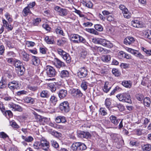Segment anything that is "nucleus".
<instances>
[{
  "instance_id": "nucleus-35",
  "label": "nucleus",
  "mask_w": 151,
  "mask_h": 151,
  "mask_svg": "<svg viewBox=\"0 0 151 151\" xmlns=\"http://www.w3.org/2000/svg\"><path fill=\"white\" fill-rule=\"evenodd\" d=\"M112 74L116 77L119 76L121 75V73L117 69L113 68L112 70Z\"/></svg>"
},
{
  "instance_id": "nucleus-30",
  "label": "nucleus",
  "mask_w": 151,
  "mask_h": 151,
  "mask_svg": "<svg viewBox=\"0 0 151 151\" xmlns=\"http://www.w3.org/2000/svg\"><path fill=\"white\" fill-rule=\"evenodd\" d=\"M122 84L125 87L130 88L131 87L132 85L130 81H124L122 82Z\"/></svg>"
},
{
  "instance_id": "nucleus-50",
  "label": "nucleus",
  "mask_w": 151,
  "mask_h": 151,
  "mask_svg": "<svg viewBox=\"0 0 151 151\" xmlns=\"http://www.w3.org/2000/svg\"><path fill=\"white\" fill-rule=\"evenodd\" d=\"M146 132L145 130L141 129H137L136 130V134L139 136L142 135Z\"/></svg>"
},
{
  "instance_id": "nucleus-54",
  "label": "nucleus",
  "mask_w": 151,
  "mask_h": 151,
  "mask_svg": "<svg viewBox=\"0 0 151 151\" xmlns=\"http://www.w3.org/2000/svg\"><path fill=\"white\" fill-rule=\"evenodd\" d=\"M48 86L52 92L55 91L56 90V86L53 83H51L49 84Z\"/></svg>"
},
{
  "instance_id": "nucleus-29",
  "label": "nucleus",
  "mask_w": 151,
  "mask_h": 151,
  "mask_svg": "<svg viewBox=\"0 0 151 151\" xmlns=\"http://www.w3.org/2000/svg\"><path fill=\"white\" fill-rule=\"evenodd\" d=\"M31 83L32 84L37 85L39 83V80L38 77L37 76H35L31 78Z\"/></svg>"
},
{
  "instance_id": "nucleus-43",
  "label": "nucleus",
  "mask_w": 151,
  "mask_h": 151,
  "mask_svg": "<svg viewBox=\"0 0 151 151\" xmlns=\"http://www.w3.org/2000/svg\"><path fill=\"white\" fill-rule=\"evenodd\" d=\"M45 40L48 44H52L54 43V41L53 39L52 38H50L48 36L45 37Z\"/></svg>"
},
{
  "instance_id": "nucleus-46",
  "label": "nucleus",
  "mask_w": 151,
  "mask_h": 151,
  "mask_svg": "<svg viewBox=\"0 0 151 151\" xmlns=\"http://www.w3.org/2000/svg\"><path fill=\"white\" fill-rule=\"evenodd\" d=\"M78 143L79 151L85 150L86 149L87 147L84 144L80 142H78Z\"/></svg>"
},
{
  "instance_id": "nucleus-3",
  "label": "nucleus",
  "mask_w": 151,
  "mask_h": 151,
  "mask_svg": "<svg viewBox=\"0 0 151 151\" xmlns=\"http://www.w3.org/2000/svg\"><path fill=\"white\" fill-rule=\"evenodd\" d=\"M116 97L120 101L129 104L132 103L130 96L126 93L118 94Z\"/></svg>"
},
{
  "instance_id": "nucleus-8",
  "label": "nucleus",
  "mask_w": 151,
  "mask_h": 151,
  "mask_svg": "<svg viewBox=\"0 0 151 151\" xmlns=\"http://www.w3.org/2000/svg\"><path fill=\"white\" fill-rule=\"evenodd\" d=\"M54 9L59 15L62 17L66 16L68 12L66 9L61 8L58 6H55L54 8Z\"/></svg>"
},
{
  "instance_id": "nucleus-48",
  "label": "nucleus",
  "mask_w": 151,
  "mask_h": 151,
  "mask_svg": "<svg viewBox=\"0 0 151 151\" xmlns=\"http://www.w3.org/2000/svg\"><path fill=\"white\" fill-rule=\"evenodd\" d=\"M5 43L9 48H13L14 47V44L9 40H5Z\"/></svg>"
},
{
  "instance_id": "nucleus-61",
  "label": "nucleus",
  "mask_w": 151,
  "mask_h": 151,
  "mask_svg": "<svg viewBox=\"0 0 151 151\" xmlns=\"http://www.w3.org/2000/svg\"><path fill=\"white\" fill-rule=\"evenodd\" d=\"M124 17L128 19L130 18V13L128 12V9L127 11H125L123 13Z\"/></svg>"
},
{
  "instance_id": "nucleus-27",
  "label": "nucleus",
  "mask_w": 151,
  "mask_h": 151,
  "mask_svg": "<svg viewBox=\"0 0 151 151\" xmlns=\"http://www.w3.org/2000/svg\"><path fill=\"white\" fill-rule=\"evenodd\" d=\"M50 143L52 146L55 148L56 150H58L59 145L58 143L55 140L52 139L50 141Z\"/></svg>"
},
{
  "instance_id": "nucleus-12",
  "label": "nucleus",
  "mask_w": 151,
  "mask_h": 151,
  "mask_svg": "<svg viewBox=\"0 0 151 151\" xmlns=\"http://www.w3.org/2000/svg\"><path fill=\"white\" fill-rule=\"evenodd\" d=\"M99 44L109 48H111L113 46L112 43L110 41L102 38H100Z\"/></svg>"
},
{
  "instance_id": "nucleus-23",
  "label": "nucleus",
  "mask_w": 151,
  "mask_h": 151,
  "mask_svg": "<svg viewBox=\"0 0 151 151\" xmlns=\"http://www.w3.org/2000/svg\"><path fill=\"white\" fill-rule=\"evenodd\" d=\"M55 121L57 123H65L66 122L65 117L63 116H57L55 119Z\"/></svg>"
},
{
  "instance_id": "nucleus-25",
  "label": "nucleus",
  "mask_w": 151,
  "mask_h": 151,
  "mask_svg": "<svg viewBox=\"0 0 151 151\" xmlns=\"http://www.w3.org/2000/svg\"><path fill=\"white\" fill-rule=\"evenodd\" d=\"M69 75V74L68 71L66 70L61 71L60 73V76L62 78L68 77Z\"/></svg>"
},
{
  "instance_id": "nucleus-4",
  "label": "nucleus",
  "mask_w": 151,
  "mask_h": 151,
  "mask_svg": "<svg viewBox=\"0 0 151 151\" xmlns=\"http://www.w3.org/2000/svg\"><path fill=\"white\" fill-rule=\"evenodd\" d=\"M71 94L74 98L77 99L81 98L83 100L85 101V96L83 95L79 89H73L71 91Z\"/></svg>"
},
{
  "instance_id": "nucleus-57",
  "label": "nucleus",
  "mask_w": 151,
  "mask_h": 151,
  "mask_svg": "<svg viewBox=\"0 0 151 151\" xmlns=\"http://www.w3.org/2000/svg\"><path fill=\"white\" fill-rule=\"evenodd\" d=\"M94 27L96 30L99 31L101 32L103 31V27L100 24H96L95 25Z\"/></svg>"
},
{
  "instance_id": "nucleus-38",
  "label": "nucleus",
  "mask_w": 151,
  "mask_h": 151,
  "mask_svg": "<svg viewBox=\"0 0 151 151\" xmlns=\"http://www.w3.org/2000/svg\"><path fill=\"white\" fill-rule=\"evenodd\" d=\"M78 142L73 144L72 145V149L74 151H79V145Z\"/></svg>"
},
{
  "instance_id": "nucleus-36",
  "label": "nucleus",
  "mask_w": 151,
  "mask_h": 151,
  "mask_svg": "<svg viewBox=\"0 0 151 151\" xmlns=\"http://www.w3.org/2000/svg\"><path fill=\"white\" fill-rule=\"evenodd\" d=\"M25 101L27 103L33 104L35 102V99L31 97L26 98L25 99Z\"/></svg>"
},
{
  "instance_id": "nucleus-45",
  "label": "nucleus",
  "mask_w": 151,
  "mask_h": 151,
  "mask_svg": "<svg viewBox=\"0 0 151 151\" xmlns=\"http://www.w3.org/2000/svg\"><path fill=\"white\" fill-rule=\"evenodd\" d=\"M23 15L24 16H27L29 14L31 13L29 8L28 7L25 8L23 11Z\"/></svg>"
},
{
  "instance_id": "nucleus-49",
  "label": "nucleus",
  "mask_w": 151,
  "mask_h": 151,
  "mask_svg": "<svg viewBox=\"0 0 151 151\" xmlns=\"http://www.w3.org/2000/svg\"><path fill=\"white\" fill-rule=\"evenodd\" d=\"M35 115V119L40 122H41L42 121L43 118L40 115H38L35 112L33 113Z\"/></svg>"
},
{
  "instance_id": "nucleus-5",
  "label": "nucleus",
  "mask_w": 151,
  "mask_h": 151,
  "mask_svg": "<svg viewBox=\"0 0 151 151\" xmlns=\"http://www.w3.org/2000/svg\"><path fill=\"white\" fill-rule=\"evenodd\" d=\"M45 70L47 76L50 77H55L57 73L55 69L50 65L46 66L45 68Z\"/></svg>"
},
{
  "instance_id": "nucleus-63",
  "label": "nucleus",
  "mask_w": 151,
  "mask_h": 151,
  "mask_svg": "<svg viewBox=\"0 0 151 151\" xmlns=\"http://www.w3.org/2000/svg\"><path fill=\"white\" fill-rule=\"evenodd\" d=\"M6 55L8 57H14L15 56V53L13 51L7 52Z\"/></svg>"
},
{
  "instance_id": "nucleus-52",
  "label": "nucleus",
  "mask_w": 151,
  "mask_h": 151,
  "mask_svg": "<svg viewBox=\"0 0 151 151\" xmlns=\"http://www.w3.org/2000/svg\"><path fill=\"white\" fill-rule=\"evenodd\" d=\"M50 101L54 105H55L58 101L57 99L54 96H52L50 98Z\"/></svg>"
},
{
  "instance_id": "nucleus-26",
  "label": "nucleus",
  "mask_w": 151,
  "mask_h": 151,
  "mask_svg": "<svg viewBox=\"0 0 151 151\" xmlns=\"http://www.w3.org/2000/svg\"><path fill=\"white\" fill-rule=\"evenodd\" d=\"M22 55V57L23 60L25 61H28L30 59L29 56V55L28 54L26 53L25 52H22L21 53Z\"/></svg>"
},
{
  "instance_id": "nucleus-58",
  "label": "nucleus",
  "mask_w": 151,
  "mask_h": 151,
  "mask_svg": "<svg viewBox=\"0 0 151 151\" xmlns=\"http://www.w3.org/2000/svg\"><path fill=\"white\" fill-rule=\"evenodd\" d=\"M87 31L89 32L94 35H98L99 34V33L93 29H88Z\"/></svg>"
},
{
  "instance_id": "nucleus-55",
  "label": "nucleus",
  "mask_w": 151,
  "mask_h": 151,
  "mask_svg": "<svg viewBox=\"0 0 151 151\" xmlns=\"http://www.w3.org/2000/svg\"><path fill=\"white\" fill-rule=\"evenodd\" d=\"M111 102L109 99L107 98L105 101V104L106 108L109 109Z\"/></svg>"
},
{
  "instance_id": "nucleus-2",
  "label": "nucleus",
  "mask_w": 151,
  "mask_h": 151,
  "mask_svg": "<svg viewBox=\"0 0 151 151\" xmlns=\"http://www.w3.org/2000/svg\"><path fill=\"white\" fill-rule=\"evenodd\" d=\"M57 52L58 54L66 61L67 63H69L71 62V58L69 54L60 48L57 49Z\"/></svg>"
},
{
  "instance_id": "nucleus-21",
  "label": "nucleus",
  "mask_w": 151,
  "mask_h": 151,
  "mask_svg": "<svg viewBox=\"0 0 151 151\" xmlns=\"http://www.w3.org/2000/svg\"><path fill=\"white\" fill-rule=\"evenodd\" d=\"M131 24L133 27H141L142 26L141 22L136 19L132 20L131 22Z\"/></svg>"
},
{
  "instance_id": "nucleus-31",
  "label": "nucleus",
  "mask_w": 151,
  "mask_h": 151,
  "mask_svg": "<svg viewBox=\"0 0 151 151\" xmlns=\"http://www.w3.org/2000/svg\"><path fill=\"white\" fill-rule=\"evenodd\" d=\"M144 36L145 38L151 40V31L148 30L143 32Z\"/></svg>"
},
{
  "instance_id": "nucleus-44",
  "label": "nucleus",
  "mask_w": 151,
  "mask_h": 151,
  "mask_svg": "<svg viewBox=\"0 0 151 151\" xmlns=\"http://www.w3.org/2000/svg\"><path fill=\"white\" fill-rule=\"evenodd\" d=\"M88 52L86 50H83L81 53V57L83 58H85L88 55Z\"/></svg>"
},
{
  "instance_id": "nucleus-20",
  "label": "nucleus",
  "mask_w": 151,
  "mask_h": 151,
  "mask_svg": "<svg viewBox=\"0 0 151 151\" xmlns=\"http://www.w3.org/2000/svg\"><path fill=\"white\" fill-rule=\"evenodd\" d=\"M31 60L32 64L35 66H38L40 63L39 58L35 56H32Z\"/></svg>"
},
{
  "instance_id": "nucleus-7",
  "label": "nucleus",
  "mask_w": 151,
  "mask_h": 151,
  "mask_svg": "<svg viewBox=\"0 0 151 151\" xmlns=\"http://www.w3.org/2000/svg\"><path fill=\"white\" fill-rule=\"evenodd\" d=\"M7 86L12 91L15 90H18L20 88V85L17 81H13L9 82Z\"/></svg>"
},
{
  "instance_id": "nucleus-56",
  "label": "nucleus",
  "mask_w": 151,
  "mask_h": 151,
  "mask_svg": "<svg viewBox=\"0 0 151 151\" xmlns=\"http://www.w3.org/2000/svg\"><path fill=\"white\" fill-rule=\"evenodd\" d=\"M41 19L40 18H37L34 19L33 21V24L35 26L37 25L41 22Z\"/></svg>"
},
{
  "instance_id": "nucleus-17",
  "label": "nucleus",
  "mask_w": 151,
  "mask_h": 151,
  "mask_svg": "<svg viewBox=\"0 0 151 151\" xmlns=\"http://www.w3.org/2000/svg\"><path fill=\"white\" fill-rule=\"evenodd\" d=\"M110 119L111 122L115 125H117L120 121L121 119H118L116 117L111 115L110 117Z\"/></svg>"
},
{
  "instance_id": "nucleus-13",
  "label": "nucleus",
  "mask_w": 151,
  "mask_h": 151,
  "mask_svg": "<svg viewBox=\"0 0 151 151\" xmlns=\"http://www.w3.org/2000/svg\"><path fill=\"white\" fill-rule=\"evenodd\" d=\"M94 48L98 52L102 54H107L110 52L109 50H108L101 46H96Z\"/></svg>"
},
{
  "instance_id": "nucleus-34",
  "label": "nucleus",
  "mask_w": 151,
  "mask_h": 151,
  "mask_svg": "<svg viewBox=\"0 0 151 151\" xmlns=\"http://www.w3.org/2000/svg\"><path fill=\"white\" fill-rule=\"evenodd\" d=\"M22 139H24L25 141L27 142H30L33 140V138L31 136H29L27 137L23 135L22 136Z\"/></svg>"
},
{
  "instance_id": "nucleus-37",
  "label": "nucleus",
  "mask_w": 151,
  "mask_h": 151,
  "mask_svg": "<svg viewBox=\"0 0 151 151\" xmlns=\"http://www.w3.org/2000/svg\"><path fill=\"white\" fill-rule=\"evenodd\" d=\"M14 64L15 66L17 68L23 66L21 61L17 59L14 60Z\"/></svg>"
},
{
  "instance_id": "nucleus-18",
  "label": "nucleus",
  "mask_w": 151,
  "mask_h": 151,
  "mask_svg": "<svg viewBox=\"0 0 151 151\" xmlns=\"http://www.w3.org/2000/svg\"><path fill=\"white\" fill-rule=\"evenodd\" d=\"M111 85L108 82H105L104 86L103 88V91L106 93H108L110 90L111 87Z\"/></svg>"
},
{
  "instance_id": "nucleus-9",
  "label": "nucleus",
  "mask_w": 151,
  "mask_h": 151,
  "mask_svg": "<svg viewBox=\"0 0 151 151\" xmlns=\"http://www.w3.org/2000/svg\"><path fill=\"white\" fill-rule=\"evenodd\" d=\"M77 133L78 137L82 138L87 139L91 137V134L87 132L78 130Z\"/></svg>"
},
{
  "instance_id": "nucleus-51",
  "label": "nucleus",
  "mask_w": 151,
  "mask_h": 151,
  "mask_svg": "<svg viewBox=\"0 0 151 151\" xmlns=\"http://www.w3.org/2000/svg\"><path fill=\"white\" fill-rule=\"evenodd\" d=\"M40 96L42 98H47L49 95L47 91L43 90L40 93Z\"/></svg>"
},
{
  "instance_id": "nucleus-6",
  "label": "nucleus",
  "mask_w": 151,
  "mask_h": 151,
  "mask_svg": "<svg viewBox=\"0 0 151 151\" xmlns=\"http://www.w3.org/2000/svg\"><path fill=\"white\" fill-rule=\"evenodd\" d=\"M59 108L63 113L68 112L70 109L69 103L67 101H65L61 103L59 105Z\"/></svg>"
},
{
  "instance_id": "nucleus-39",
  "label": "nucleus",
  "mask_w": 151,
  "mask_h": 151,
  "mask_svg": "<svg viewBox=\"0 0 151 151\" xmlns=\"http://www.w3.org/2000/svg\"><path fill=\"white\" fill-rule=\"evenodd\" d=\"M17 70H18V73L20 76H22L24 74L25 70L24 66H21L17 68Z\"/></svg>"
},
{
  "instance_id": "nucleus-11",
  "label": "nucleus",
  "mask_w": 151,
  "mask_h": 151,
  "mask_svg": "<svg viewBox=\"0 0 151 151\" xmlns=\"http://www.w3.org/2000/svg\"><path fill=\"white\" fill-rule=\"evenodd\" d=\"M50 147L49 142L45 139L40 140V147L45 151L48 150Z\"/></svg>"
},
{
  "instance_id": "nucleus-28",
  "label": "nucleus",
  "mask_w": 151,
  "mask_h": 151,
  "mask_svg": "<svg viewBox=\"0 0 151 151\" xmlns=\"http://www.w3.org/2000/svg\"><path fill=\"white\" fill-rule=\"evenodd\" d=\"M101 60L104 62L107 63L111 60V56L110 55H103L101 57Z\"/></svg>"
},
{
  "instance_id": "nucleus-33",
  "label": "nucleus",
  "mask_w": 151,
  "mask_h": 151,
  "mask_svg": "<svg viewBox=\"0 0 151 151\" xmlns=\"http://www.w3.org/2000/svg\"><path fill=\"white\" fill-rule=\"evenodd\" d=\"M151 149V145L148 144L144 145L142 146V151H150Z\"/></svg>"
},
{
  "instance_id": "nucleus-47",
  "label": "nucleus",
  "mask_w": 151,
  "mask_h": 151,
  "mask_svg": "<svg viewBox=\"0 0 151 151\" xmlns=\"http://www.w3.org/2000/svg\"><path fill=\"white\" fill-rule=\"evenodd\" d=\"M10 125L13 128L15 129H18L19 128V126L14 120L10 122Z\"/></svg>"
},
{
  "instance_id": "nucleus-60",
  "label": "nucleus",
  "mask_w": 151,
  "mask_h": 151,
  "mask_svg": "<svg viewBox=\"0 0 151 151\" xmlns=\"http://www.w3.org/2000/svg\"><path fill=\"white\" fill-rule=\"evenodd\" d=\"M143 95L141 94H137L136 96V99L139 101H141L143 100L144 98Z\"/></svg>"
},
{
  "instance_id": "nucleus-22",
  "label": "nucleus",
  "mask_w": 151,
  "mask_h": 151,
  "mask_svg": "<svg viewBox=\"0 0 151 151\" xmlns=\"http://www.w3.org/2000/svg\"><path fill=\"white\" fill-rule=\"evenodd\" d=\"M7 81L6 78L2 77L0 82V88L3 89L6 86Z\"/></svg>"
},
{
  "instance_id": "nucleus-53",
  "label": "nucleus",
  "mask_w": 151,
  "mask_h": 151,
  "mask_svg": "<svg viewBox=\"0 0 151 151\" xmlns=\"http://www.w3.org/2000/svg\"><path fill=\"white\" fill-rule=\"evenodd\" d=\"M27 88L28 89L34 91H37L38 89V88L37 86H33L30 85H28L27 86Z\"/></svg>"
},
{
  "instance_id": "nucleus-40",
  "label": "nucleus",
  "mask_w": 151,
  "mask_h": 151,
  "mask_svg": "<svg viewBox=\"0 0 151 151\" xmlns=\"http://www.w3.org/2000/svg\"><path fill=\"white\" fill-rule=\"evenodd\" d=\"M89 83L86 81H83L82 82L81 84V88L84 91H86L87 88V87Z\"/></svg>"
},
{
  "instance_id": "nucleus-24",
  "label": "nucleus",
  "mask_w": 151,
  "mask_h": 151,
  "mask_svg": "<svg viewBox=\"0 0 151 151\" xmlns=\"http://www.w3.org/2000/svg\"><path fill=\"white\" fill-rule=\"evenodd\" d=\"M82 3L84 6H85L89 8H92L93 6V4L90 1H86L83 0L82 2Z\"/></svg>"
},
{
  "instance_id": "nucleus-10",
  "label": "nucleus",
  "mask_w": 151,
  "mask_h": 151,
  "mask_svg": "<svg viewBox=\"0 0 151 151\" xmlns=\"http://www.w3.org/2000/svg\"><path fill=\"white\" fill-rule=\"evenodd\" d=\"M127 50L128 52L133 54L135 56L140 59H142L144 58V56L137 50L129 48H128Z\"/></svg>"
},
{
  "instance_id": "nucleus-14",
  "label": "nucleus",
  "mask_w": 151,
  "mask_h": 151,
  "mask_svg": "<svg viewBox=\"0 0 151 151\" xmlns=\"http://www.w3.org/2000/svg\"><path fill=\"white\" fill-rule=\"evenodd\" d=\"M78 76L80 78H83L86 77L87 75V71L84 67L80 69L79 71L77 73Z\"/></svg>"
},
{
  "instance_id": "nucleus-42",
  "label": "nucleus",
  "mask_w": 151,
  "mask_h": 151,
  "mask_svg": "<svg viewBox=\"0 0 151 151\" xmlns=\"http://www.w3.org/2000/svg\"><path fill=\"white\" fill-rule=\"evenodd\" d=\"M55 32L57 34L59 35L64 36L65 34L63 33L62 29L60 27H58L55 29Z\"/></svg>"
},
{
  "instance_id": "nucleus-15",
  "label": "nucleus",
  "mask_w": 151,
  "mask_h": 151,
  "mask_svg": "<svg viewBox=\"0 0 151 151\" xmlns=\"http://www.w3.org/2000/svg\"><path fill=\"white\" fill-rule=\"evenodd\" d=\"M54 64L58 68L66 66L65 64L57 58H55L54 60Z\"/></svg>"
},
{
  "instance_id": "nucleus-59",
  "label": "nucleus",
  "mask_w": 151,
  "mask_h": 151,
  "mask_svg": "<svg viewBox=\"0 0 151 151\" xmlns=\"http://www.w3.org/2000/svg\"><path fill=\"white\" fill-rule=\"evenodd\" d=\"M141 50L143 51L146 54L150 55H151V50H147L143 47H141Z\"/></svg>"
},
{
  "instance_id": "nucleus-16",
  "label": "nucleus",
  "mask_w": 151,
  "mask_h": 151,
  "mask_svg": "<svg viewBox=\"0 0 151 151\" xmlns=\"http://www.w3.org/2000/svg\"><path fill=\"white\" fill-rule=\"evenodd\" d=\"M135 41L134 39L132 37H128L124 40V43L126 45H130L133 43Z\"/></svg>"
},
{
  "instance_id": "nucleus-19",
  "label": "nucleus",
  "mask_w": 151,
  "mask_h": 151,
  "mask_svg": "<svg viewBox=\"0 0 151 151\" xmlns=\"http://www.w3.org/2000/svg\"><path fill=\"white\" fill-rule=\"evenodd\" d=\"M58 95L60 99H63L67 95V91L64 89L60 90L58 93Z\"/></svg>"
},
{
  "instance_id": "nucleus-64",
  "label": "nucleus",
  "mask_w": 151,
  "mask_h": 151,
  "mask_svg": "<svg viewBox=\"0 0 151 151\" xmlns=\"http://www.w3.org/2000/svg\"><path fill=\"white\" fill-rule=\"evenodd\" d=\"M121 90V88L119 86H117L111 93V95H113L114 93L117 91H120Z\"/></svg>"
},
{
  "instance_id": "nucleus-32",
  "label": "nucleus",
  "mask_w": 151,
  "mask_h": 151,
  "mask_svg": "<svg viewBox=\"0 0 151 151\" xmlns=\"http://www.w3.org/2000/svg\"><path fill=\"white\" fill-rule=\"evenodd\" d=\"M143 103L145 106L149 107L151 103L150 99L148 97H145L144 99Z\"/></svg>"
},
{
  "instance_id": "nucleus-41",
  "label": "nucleus",
  "mask_w": 151,
  "mask_h": 151,
  "mask_svg": "<svg viewBox=\"0 0 151 151\" xmlns=\"http://www.w3.org/2000/svg\"><path fill=\"white\" fill-rule=\"evenodd\" d=\"M121 139V137L120 135L116 134H114L113 139L115 142H118Z\"/></svg>"
},
{
  "instance_id": "nucleus-1",
  "label": "nucleus",
  "mask_w": 151,
  "mask_h": 151,
  "mask_svg": "<svg viewBox=\"0 0 151 151\" xmlns=\"http://www.w3.org/2000/svg\"><path fill=\"white\" fill-rule=\"evenodd\" d=\"M70 40L75 43H80L85 44L86 42V39L78 34H73L70 35Z\"/></svg>"
},
{
  "instance_id": "nucleus-62",
  "label": "nucleus",
  "mask_w": 151,
  "mask_h": 151,
  "mask_svg": "<svg viewBox=\"0 0 151 151\" xmlns=\"http://www.w3.org/2000/svg\"><path fill=\"white\" fill-rule=\"evenodd\" d=\"M120 66L121 68L124 69L127 68L129 67V65L126 63H121Z\"/></svg>"
}]
</instances>
